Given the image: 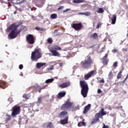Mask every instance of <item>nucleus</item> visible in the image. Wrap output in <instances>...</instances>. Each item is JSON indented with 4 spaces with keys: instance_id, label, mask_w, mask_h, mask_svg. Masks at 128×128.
<instances>
[{
    "instance_id": "603ef678",
    "label": "nucleus",
    "mask_w": 128,
    "mask_h": 128,
    "mask_svg": "<svg viewBox=\"0 0 128 128\" xmlns=\"http://www.w3.org/2000/svg\"><path fill=\"white\" fill-rule=\"evenodd\" d=\"M126 80H128V78H124V80H123L122 82L123 84H124V82H126Z\"/></svg>"
},
{
    "instance_id": "4468645a",
    "label": "nucleus",
    "mask_w": 128,
    "mask_h": 128,
    "mask_svg": "<svg viewBox=\"0 0 128 128\" xmlns=\"http://www.w3.org/2000/svg\"><path fill=\"white\" fill-rule=\"evenodd\" d=\"M50 52L54 56H60V54L56 50H54V49L50 50Z\"/></svg>"
},
{
    "instance_id": "4be33fe9",
    "label": "nucleus",
    "mask_w": 128,
    "mask_h": 128,
    "mask_svg": "<svg viewBox=\"0 0 128 128\" xmlns=\"http://www.w3.org/2000/svg\"><path fill=\"white\" fill-rule=\"evenodd\" d=\"M66 92H59L58 94V98H64V96H66Z\"/></svg>"
},
{
    "instance_id": "c85d7f7f",
    "label": "nucleus",
    "mask_w": 128,
    "mask_h": 128,
    "mask_svg": "<svg viewBox=\"0 0 128 128\" xmlns=\"http://www.w3.org/2000/svg\"><path fill=\"white\" fill-rule=\"evenodd\" d=\"M122 70H121L118 73V76H117V78H122Z\"/></svg>"
},
{
    "instance_id": "58836bf2",
    "label": "nucleus",
    "mask_w": 128,
    "mask_h": 128,
    "mask_svg": "<svg viewBox=\"0 0 128 128\" xmlns=\"http://www.w3.org/2000/svg\"><path fill=\"white\" fill-rule=\"evenodd\" d=\"M91 14L90 12H86L85 13H84V16H90Z\"/></svg>"
},
{
    "instance_id": "c9c22d12",
    "label": "nucleus",
    "mask_w": 128,
    "mask_h": 128,
    "mask_svg": "<svg viewBox=\"0 0 128 128\" xmlns=\"http://www.w3.org/2000/svg\"><path fill=\"white\" fill-rule=\"evenodd\" d=\"M22 98H26V100H28V98H30L28 95L26 94H23Z\"/></svg>"
},
{
    "instance_id": "bf43d9fd",
    "label": "nucleus",
    "mask_w": 128,
    "mask_h": 128,
    "mask_svg": "<svg viewBox=\"0 0 128 128\" xmlns=\"http://www.w3.org/2000/svg\"><path fill=\"white\" fill-rule=\"evenodd\" d=\"M20 76H24V74H20Z\"/></svg>"
},
{
    "instance_id": "79ce46f5",
    "label": "nucleus",
    "mask_w": 128,
    "mask_h": 128,
    "mask_svg": "<svg viewBox=\"0 0 128 128\" xmlns=\"http://www.w3.org/2000/svg\"><path fill=\"white\" fill-rule=\"evenodd\" d=\"M19 68L20 70H22L24 68V66L22 64L19 65Z\"/></svg>"
},
{
    "instance_id": "6ab92c4d",
    "label": "nucleus",
    "mask_w": 128,
    "mask_h": 128,
    "mask_svg": "<svg viewBox=\"0 0 128 128\" xmlns=\"http://www.w3.org/2000/svg\"><path fill=\"white\" fill-rule=\"evenodd\" d=\"M104 108H102L100 110V118H102V116H106V112H104Z\"/></svg>"
},
{
    "instance_id": "37998d69",
    "label": "nucleus",
    "mask_w": 128,
    "mask_h": 128,
    "mask_svg": "<svg viewBox=\"0 0 128 128\" xmlns=\"http://www.w3.org/2000/svg\"><path fill=\"white\" fill-rule=\"evenodd\" d=\"M70 8H67L66 10H63V12H70Z\"/></svg>"
},
{
    "instance_id": "423d86ee",
    "label": "nucleus",
    "mask_w": 128,
    "mask_h": 128,
    "mask_svg": "<svg viewBox=\"0 0 128 128\" xmlns=\"http://www.w3.org/2000/svg\"><path fill=\"white\" fill-rule=\"evenodd\" d=\"M20 106L16 105L12 108V112L11 116L12 118H16L18 114H20Z\"/></svg>"
},
{
    "instance_id": "aec40b11",
    "label": "nucleus",
    "mask_w": 128,
    "mask_h": 128,
    "mask_svg": "<svg viewBox=\"0 0 128 128\" xmlns=\"http://www.w3.org/2000/svg\"><path fill=\"white\" fill-rule=\"evenodd\" d=\"M0 88L3 89H4L6 88V82L2 80L0 81Z\"/></svg>"
},
{
    "instance_id": "a878e982",
    "label": "nucleus",
    "mask_w": 128,
    "mask_h": 128,
    "mask_svg": "<svg viewBox=\"0 0 128 128\" xmlns=\"http://www.w3.org/2000/svg\"><path fill=\"white\" fill-rule=\"evenodd\" d=\"M46 65V63H40L38 62L36 64V68H40L42 66H44Z\"/></svg>"
},
{
    "instance_id": "a18cd8bd",
    "label": "nucleus",
    "mask_w": 128,
    "mask_h": 128,
    "mask_svg": "<svg viewBox=\"0 0 128 128\" xmlns=\"http://www.w3.org/2000/svg\"><path fill=\"white\" fill-rule=\"evenodd\" d=\"M99 82H100V84H104V79H102V80H99Z\"/></svg>"
},
{
    "instance_id": "bb28decb",
    "label": "nucleus",
    "mask_w": 128,
    "mask_h": 128,
    "mask_svg": "<svg viewBox=\"0 0 128 128\" xmlns=\"http://www.w3.org/2000/svg\"><path fill=\"white\" fill-rule=\"evenodd\" d=\"M71 108H72V110H73V112H76V110H80V106L78 105L76 107H74V105H72L71 107Z\"/></svg>"
},
{
    "instance_id": "b1692460",
    "label": "nucleus",
    "mask_w": 128,
    "mask_h": 128,
    "mask_svg": "<svg viewBox=\"0 0 128 128\" xmlns=\"http://www.w3.org/2000/svg\"><path fill=\"white\" fill-rule=\"evenodd\" d=\"M84 119L82 120V122H80L78 123V126L80 127V126H86V122H84Z\"/></svg>"
},
{
    "instance_id": "2eb2a0df",
    "label": "nucleus",
    "mask_w": 128,
    "mask_h": 128,
    "mask_svg": "<svg viewBox=\"0 0 128 128\" xmlns=\"http://www.w3.org/2000/svg\"><path fill=\"white\" fill-rule=\"evenodd\" d=\"M60 124H68V116H66L65 118L61 120Z\"/></svg>"
},
{
    "instance_id": "de8ad7c7",
    "label": "nucleus",
    "mask_w": 128,
    "mask_h": 128,
    "mask_svg": "<svg viewBox=\"0 0 128 128\" xmlns=\"http://www.w3.org/2000/svg\"><path fill=\"white\" fill-rule=\"evenodd\" d=\"M100 26V22H98V23L97 24V25H96V28H99Z\"/></svg>"
},
{
    "instance_id": "ddd939ff",
    "label": "nucleus",
    "mask_w": 128,
    "mask_h": 128,
    "mask_svg": "<svg viewBox=\"0 0 128 128\" xmlns=\"http://www.w3.org/2000/svg\"><path fill=\"white\" fill-rule=\"evenodd\" d=\"M70 86V81H67L60 84L59 86L60 88H68V86Z\"/></svg>"
},
{
    "instance_id": "7c9ffc66",
    "label": "nucleus",
    "mask_w": 128,
    "mask_h": 128,
    "mask_svg": "<svg viewBox=\"0 0 128 128\" xmlns=\"http://www.w3.org/2000/svg\"><path fill=\"white\" fill-rule=\"evenodd\" d=\"M58 18V15L56 14H53L50 15V18H52V20H54Z\"/></svg>"
},
{
    "instance_id": "e433bc0d",
    "label": "nucleus",
    "mask_w": 128,
    "mask_h": 128,
    "mask_svg": "<svg viewBox=\"0 0 128 128\" xmlns=\"http://www.w3.org/2000/svg\"><path fill=\"white\" fill-rule=\"evenodd\" d=\"M47 42L48 44H52V39L50 38L47 40Z\"/></svg>"
},
{
    "instance_id": "9b49d317",
    "label": "nucleus",
    "mask_w": 128,
    "mask_h": 128,
    "mask_svg": "<svg viewBox=\"0 0 128 128\" xmlns=\"http://www.w3.org/2000/svg\"><path fill=\"white\" fill-rule=\"evenodd\" d=\"M108 54H106L102 58V62L105 66H107L108 64L109 60L108 58Z\"/></svg>"
},
{
    "instance_id": "a211bd4d",
    "label": "nucleus",
    "mask_w": 128,
    "mask_h": 128,
    "mask_svg": "<svg viewBox=\"0 0 128 128\" xmlns=\"http://www.w3.org/2000/svg\"><path fill=\"white\" fill-rule=\"evenodd\" d=\"M67 114H68V112H66V111H62L58 114V118H64V116H66Z\"/></svg>"
},
{
    "instance_id": "5701e85b",
    "label": "nucleus",
    "mask_w": 128,
    "mask_h": 128,
    "mask_svg": "<svg viewBox=\"0 0 128 128\" xmlns=\"http://www.w3.org/2000/svg\"><path fill=\"white\" fill-rule=\"evenodd\" d=\"M44 126H46V128H54V124L52 122L45 123Z\"/></svg>"
},
{
    "instance_id": "4d7b16f0",
    "label": "nucleus",
    "mask_w": 128,
    "mask_h": 128,
    "mask_svg": "<svg viewBox=\"0 0 128 128\" xmlns=\"http://www.w3.org/2000/svg\"><path fill=\"white\" fill-rule=\"evenodd\" d=\"M8 6H10V2H8Z\"/></svg>"
},
{
    "instance_id": "6e6d98bb",
    "label": "nucleus",
    "mask_w": 128,
    "mask_h": 128,
    "mask_svg": "<svg viewBox=\"0 0 128 128\" xmlns=\"http://www.w3.org/2000/svg\"><path fill=\"white\" fill-rule=\"evenodd\" d=\"M14 14H18V12L15 11V12H14Z\"/></svg>"
},
{
    "instance_id": "f3484780",
    "label": "nucleus",
    "mask_w": 128,
    "mask_h": 128,
    "mask_svg": "<svg viewBox=\"0 0 128 128\" xmlns=\"http://www.w3.org/2000/svg\"><path fill=\"white\" fill-rule=\"evenodd\" d=\"M90 109V104H88V106H86L83 111V114H86L88 112L89 110Z\"/></svg>"
},
{
    "instance_id": "49530a36",
    "label": "nucleus",
    "mask_w": 128,
    "mask_h": 128,
    "mask_svg": "<svg viewBox=\"0 0 128 128\" xmlns=\"http://www.w3.org/2000/svg\"><path fill=\"white\" fill-rule=\"evenodd\" d=\"M102 128H109V127H108V126H106L104 124H103Z\"/></svg>"
},
{
    "instance_id": "e2e57ef3",
    "label": "nucleus",
    "mask_w": 128,
    "mask_h": 128,
    "mask_svg": "<svg viewBox=\"0 0 128 128\" xmlns=\"http://www.w3.org/2000/svg\"><path fill=\"white\" fill-rule=\"evenodd\" d=\"M26 120V122H28V120Z\"/></svg>"
},
{
    "instance_id": "3c124183",
    "label": "nucleus",
    "mask_w": 128,
    "mask_h": 128,
    "mask_svg": "<svg viewBox=\"0 0 128 128\" xmlns=\"http://www.w3.org/2000/svg\"><path fill=\"white\" fill-rule=\"evenodd\" d=\"M46 86H44L41 87V90H44V88H46Z\"/></svg>"
},
{
    "instance_id": "680f3d73",
    "label": "nucleus",
    "mask_w": 128,
    "mask_h": 128,
    "mask_svg": "<svg viewBox=\"0 0 128 128\" xmlns=\"http://www.w3.org/2000/svg\"><path fill=\"white\" fill-rule=\"evenodd\" d=\"M90 48H94V46H90Z\"/></svg>"
},
{
    "instance_id": "4c0bfd02",
    "label": "nucleus",
    "mask_w": 128,
    "mask_h": 128,
    "mask_svg": "<svg viewBox=\"0 0 128 128\" xmlns=\"http://www.w3.org/2000/svg\"><path fill=\"white\" fill-rule=\"evenodd\" d=\"M47 70H54V65H51Z\"/></svg>"
},
{
    "instance_id": "412c9836",
    "label": "nucleus",
    "mask_w": 128,
    "mask_h": 128,
    "mask_svg": "<svg viewBox=\"0 0 128 128\" xmlns=\"http://www.w3.org/2000/svg\"><path fill=\"white\" fill-rule=\"evenodd\" d=\"M112 24H115L116 22V15L113 14L111 18Z\"/></svg>"
},
{
    "instance_id": "7ed1b4c3",
    "label": "nucleus",
    "mask_w": 128,
    "mask_h": 128,
    "mask_svg": "<svg viewBox=\"0 0 128 128\" xmlns=\"http://www.w3.org/2000/svg\"><path fill=\"white\" fill-rule=\"evenodd\" d=\"M42 56V53L40 52V49L35 48L34 51L32 52L31 60H32L38 62V59Z\"/></svg>"
},
{
    "instance_id": "8fccbe9b",
    "label": "nucleus",
    "mask_w": 128,
    "mask_h": 128,
    "mask_svg": "<svg viewBox=\"0 0 128 128\" xmlns=\"http://www.w3.org/2000/svg\"><path fill=\"white\" fill-rule=\"evenodd\" d=\"M112 76H113L112 72H110V78H112Z\"/></svg>"
},
{
    "instance_id": "dca6fc26",
    "label": "nucleus",
    "mask_w": 128,
    "mask_h": 128,
    "mask_svg": "<svg viewBox=\"0 0 128 128\" xmlns=\"http://www.w3.org/2000/svg\"><path fill=\"white\" fill-rule=\"evenodd\" d=\"M90 38L91 40H98V33L94 32L93 34H92L91 35H90Z\"/></svg>"
},
{
    "instance_id": "6e6552de",
    "label": "nucleus",
    "mask_w": 128,
    "mask_h": 128,
    "mask_svg": "<svg viewBox=\"0 0 128 128\" xmlns=\"http://www.w3.org/2000/svg\"><path fill=\"white\" fill-rule=\"evenodd\" d=\"M26 40L29 44H34L35 42L34 36L32 34H28L26 36Z\"/></svg>"
},
{
    "instance_id": "473e14b6",
    "label": "nucleus",
    "mask_w": 128,
    "mask_h": 128,
    "mask_svg": "<svg viewBox=\"0 0 128 128\" xmlns=\"http://www.w3.org/2000/svg\"><path fill=\"white\" fill-rule=\"evenodd\" d=\"M35 30H40V32H44V29L42 28H40L38 26H36L35 28Z\"/></svg>"
},
{
    "instance_id": "ea45409f",
    "label": "nucleus",
    "mask_w": 128,
    "mask_h": 128,
    "mask_svg": "<svg viewBox=\"0 0 128 128\" xmlns=\"http://www.w3.org/2000/svg\"><path fill=\"white\" fill-rule=\"evenodd\" d=\"M64 8V6H60L58 8V10H62L63 8Z\"/></svg>"
},
{
    "instance_id": "20e7f679",
    "label": "nucleus",
    "mask_w": 128,
    "mask_h": 128,
    "mask_svg": "<svg viewBox=\"0 0 128 128\" xmlns=\"http://www.w3.org/2000/svg\"><path fill=\"white\" fill-rule=\"evenodd\" d=\"M92 64V59L90 56H87L86 60L81 62L83 68H89Z\"/></svg>"
},
{
    "instance_id": "0eeeda50",
    "label": "nucleus",
    "mask_w": 128,
    "mask_h": 128,
    "mask_svg": "<svg viewBox=\"0 0 128 128\" xmlns=\"http://www.w3.org/2000/svg\"><path fill=\"white\" fill-rule=\"evenodd\" d=\"M72 28L74 30H76V32H80V30H82L84 25L81 22L73 24L72 25Z\"/></svg>"
},
{
    "instance_id": "1a4fd4ad",
    "label": "nucleus",
    "mask_w": 128,
    "mask_h": 128,
    "mask_svg": "<svg viewBox=\"0 0 128 128\" xmlns=\"http://www.w3.org/2000/svg\"><path fill=\"white\" fill-rule=\"evenodd\" d=\"M100 114L96 113L95 114L94 116L93 117L92 119V121L90 123V126L92 124H96V122H100Z\"/></svg>"
},
{
    "instance_id": "2f4dec72",
    "label": "nucleus",
    "mask_w": 128,
    "mask_h": 128,
    "mask_svg": "<svg viewBox=\"0 0 128 128\" xmlns=\"http://www.w3.org/2000/svg\"><path fill=\"white\" fill-rule=\"evenodd\" d=\"M12 120V116L10 115H6V122H10Z\"/></svg>"
},
{
    "instance_id": "cd10ccee",
    "label": "nucleus",
    "mask_w": 128,
    "mask_h": 128,
    "mask_svg": "<svg viewBox=\"0 0 128 128\" xmlns=\"http://www.w3.org/2000/svg\"><path fill=\"white\" fill-rule=\"evenodd\" d=\"M96 12H98V14H102L103 12H104V8H98Z\"/></svg>"
},
{
    "instance_id": "f8f14e48",
    "label": "nucleus",
    "mask_w": 128,
    "mask_h": 128,
    "mask_svg": "<svg viewBox=\"0 0 128 128\" xmlns=\"http://www.w3.org/2000/svg\"><path fill=\"white\" fill-rule=\"evenodd\" d=\"M32 88L33 89V91L35 92H36L38 90V92L40 94L42 92V87L38 84H35L34 86H32Z\"/></svg>"
},
{
    "instance_id": "052dcab7",
    "label": "nucleus",
    "mask_w": 128,
    "mask_h": 128,
    "mask_svg": "<svg viewBox=\"0 0 128 128\" xmlns=\"http://www.w3.org/2000/svg\"><path fill=\"white\" fill-rule=\"evenodd\" d=\"M125 52H128V50H125Z\"/></svg>"
},
{
    "instance_id": "393cba45",
    "label": "nucleus",
    "mask_w": 128,
    "mask_h": 128,
    "mask_svg": "<svg viewBox=\"0 0 128 128\" xmlns=\"http://www.w3.org/2000/svg\"><path fill=\"white\" fill-rule=\"evenodd\" d=\"M51 49L54 50H62V48H60V46H58V45H55Z\"/></svg>"
},
{
    "instance_id": "864d4df0",
    "label": "nucleus",
    "mask_w": 128,
    "mask_h": 128,
    "mask_svg": "<svg viewBox=\"0 0 128 128\" xmlns=\"http://www.w3.org/2000/svg\"><path fill=\"white\" fill-rule=\"evenodd\" d=\"M64 64L62 63H60V66H62Z\"/></svg>"
},
{
    "instance_id": "72a5a7b5",
    "label": "nucleus",
    "mask_w": 128,
    "mask_h": 128,
    "mask_svg": "<svg viewBox=\"0 0 128 128\" xmlns=\"http://www.w3.org/2000/svg\"><path fill=\"white\" fill-rule=\"evenodd\" d=\"M54 78H50V79H48L47 80H46V84H48L50 82H54Z\"/></svg>"
},
{
    "instance_id": "f03ea898",
    "label": "nucleus",
    "mask_w": 128,
    "mask_h": 128,
    "mask_svg": "<svg viewBox=\"0 0 128 128\" xmlns=\"http://www.w3.org/2000/svg\"><path fill=\"white\" fill-rule=\"evenodd\" d=\"M80 86H81V94L84 98L88 96V86L86 81H80Z\"/></svg>"
},
{
    "instance_id": "c756f323",
    "label": "nucleus",
    "mask_w": 128,
    "mask_h": 128,
    "mask_svg": "<svg viewBox=\"0 0 128 128\" xmlns=\"http://www.w3.org/2000/svg\"><path fill=\"white\" fill-rule=\"evenodd\" d=\"M73 2L74 4H82V2H84V0H74Z\"/></svg>"
},
{
    "instance_id": "09e8293b",
    "label": "nucleus",
    "mask_w": 128,
    "mask_h": 128,
    "mask_svg": "<svg viewBox=\"0 0 128 128\" xmlns=\"http://www.w3.org/2000/svg\"><path fill=\"white\" fill-rule=\"evenodd\" d=\"M102 91L100 89L98 90V94H102Z\"/></svg>"
},
{
    "instance_id": "a19ab883",
    "label": "nucleus",
    "mask_w": 128,
    "mask_h": 128,
    "mask_svg": "<svg viewBox=\"0 0 128 128\" xmlns=\"http://www.w3.org/2000/svg\"><path fill=\"white\" fill-rule=\"evenodd\" d=\"M114 68H116L118 66V62H116L113 64Z\"/></svg>"
},
{
    "instance_id": "f704fd0d",
    "label": "nucleus",
    "mask_w": 128,
    "mask_h": 128,
    "mask_svg": "<svg viewBox=\"0 0 128 128\" xmlns=\"http://www.w3.org/2000/svg\"><path fill=\"white\" fill-rule=\"evenodd\" d=\"M42 96L38 97L37 100V104H41L42 102Z\"/></svg>"
},
{
    "instance_id": "c03bdc74",
    "label": "nucleus",
    "mask_w": 128,
    "mask_h": 128,
    "mask_svg": "<svg viewBox=\"0 0 128 128\" xmlns=\"http://www.w3.org/2000/svg\"><path fill=\"white\" fill-rule=\"evenodd\" d=\"M112 52L113 54H116V52H118V50L116 49H114L112 50Z\"/></svg>"
},
{
    "instance_id": "39448f33",
    "label": "nucleus",
    "mask_w": 128,
    "mask_h": 128,
    "mask_svg": "<svg viewBox=\"0 0 128 128\" xmlns=\"http://www.w3.org/2000/svg\"><path fill=\"white\" fill-rule=\"evenodd\" d=\"M74 106V102H70V99H68L63 104L60 108L61 110H66L68 108H72Z\"/></svg>"
},
{
    "instance_id": "5fc2aeb1",
    "label": "nucleus",
    "mask_w": 128,
    "mask_h": 128,
    "mask_svg": "<svg viewBox=\"0 0 128 128\" xmlns=\"http://www.w3.org/2000/svg\"><path fill=\"white\" fill-rule=\"evenodd\" d=\"M78 14H82V15L84 16V13L80 12V13H78Z\"/></svg>"
},
{
    "instance_id": "f257e3e1",
    "label": "nucleus",
    "mask_w": 128,
    "mask_h": 128,
    "mask_svg": "<svg viewBox=\"0 0 128 128\" xmlns=\"http://www.w3.org/2000/svg\"><path fill=\"white\" fill-rule=\"evenodd\" d=\"M18 28V25H16V24H13L6 28V32H10L12 30L8 35V40H14V38H16L18 36L20 31H17Z\"/></svg>"
},
{
    "instance_id": "9d476101",
    "label": "nucleus",
    "mask_w": 128,
    "mask_h": 128,
    "mask_svg": "<svg viewBox=\"0 0 128 128\" xmlns=\"http://www.w3.org/2000/svg\"><path fill=\"white\" fill-rule=\"evenodd\" d=\"M96 70H92L88 72L86 74L84 75V78L86 80H88V78H90L92 76H94L96 74Z\"/></svg>"
},
{
    "instance_id": "13d9d810",
    "label": "nucleus",
    "mask_w": 128,
    "mask_h": 128,
    "mask_svg": "<svg viewBox=\"0 0 128 128\" xmlns=\"http://www.w3.org/2000/svg\"><path fill=\"white\" fill-rule=\"evenodd\" d=\"M126 78H128V74H127V76H126Z\"/></svg>"
}]
</instances>
